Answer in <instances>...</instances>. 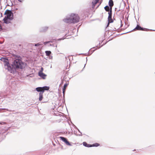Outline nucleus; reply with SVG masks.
Here are the masks:
<instances>
[{
    "label": "nucleus",
    "instance_id": "f257e3e1",
    "mask_svg": "<svg viewBox=\"0 0 155 155\" xmlns=\"http://www.w3.org/2000/svg\"><path fill=\"white\" fill-rule=\"evenodd\" d=\"M79 18L78 15L72 14L68 18L64 19L65 22L67 23H75L79 21Z\"/></svg>",
    "mask_w": 155,
    "mask_h": 155
},
{
    "label": "nucleus",
    "instance_id": "f03ea898",
    "mask_svg": "<svg viewBox=\"0 0 155 155\" xmlns=\"http://www.w3.org/2000/svg\"><path fill=\"white\" fill-rule=\"evenodd\" d=\"M49 89V87L48 86L38 87L36 88V90L38 92H40L39 94V100L41 101L43 99V93L45 91H48Z\"/></svg>",
    "mask_w": 155,
    "mask_h": 155
},
{
    "label": "nucleus",
    "instance_id": "7ed1b4c3",
    "mask_svg": "<svg viewBox=\"0 0 155 155\" xmlns=\"http://www.w3.org/2000/svg\"><path fill=\"white\" fill-rule=\"evenodd\" d=\"M23 63L21 61L18 59H16L14 61L12 64L13 68H23L22 65Z\"/></svg>",
    "mask_w": 155,
    "mask_h": 155
},
{
    "label": "nucleus",
    "instance_id": "20e7f679",
    "mask_svg": "<svg viewBox=\"0 0 155 155\" xmlns=\"http://www.w3.org/2000/svg\"><path fill=\"white\" fill-rule=\"evenodd\" d=\"M5 14L6 15L5 17L12 19L13 17V14L10 10H6Z\"/></svg>",
    "mask_w": 155,
    "mask_h": 155
},
{
    "label": "nucleus",
    "instance_id": "39448f33",
    "mask_svg": "<svg viewBox=\"0 0 155 155\" xmlns=\"http://www.w3.org/2000/svg\"><path fill=\"white\" fill-rule=\"evenodd\" d=\"M43 68H41L40 70L38 72V75L43 79H45L47 76V75L43 73Z\"/></svg>",
    "mask_w": 155,
    "mask_h": 155
},
{
    "label": "nucleus",
    "instance_id": "423d86ee",
    "mask_svg": "<svg viewBox=\"0 0 155 155\" xmlns=\"http://www.w3.org/2000/svg\"><path fill=\"white\" fill-rule=\"evenodd\" d=\"M108 14L109 15L108 18V23H112L113 22V20L112 18V11H110L108 12Z\"/></svg>",
    "mask_w": 155,
    "mask_h": 155
},
{
    "label": "nucleus",
    "instance_id": "0eeeda50",
    "mask_svg": "<svg viewBox=\"0 0 155 155\" xmlns=\"http://www.w3.org/2000/svg\"><path fill=\"white\" fill-rule=\"evenodd\" d=\"M60 138L63 142H64L67 145L71 146V145L68 141L66 138L62 137H60Z\"/></svg>",
    "mask_w": 155,
    "mask_h": 155
},
{
    "label": "nucleus",
    "instance_id": "6e6552de",
    "mask_svg": "<svg viewBox=\"0 0 155 155\" xmlns=\"http://www.w3.org/2000/svg\"><path fill=\"white\" fill-rule=\"evenodd\" d=\"M17 68H6L8 71H9L11 73H12L16 75L17 74L16 71Z\"/></svg>",
    "mask_w": 155,
    "mask_h": 155
},
{
    "label": "nucleus",
    "instance_id": "1a4fd4ad",
    "mask_svg": "<svg viewBox=\"0 0 155 155\" xmlns=\"http://www.w3.org/2000/svg\"><path fill=\"white\" fill-rule=\"evenodd\" d=\"M109 5L110 7V11H112V7L114 5V2L113 0H110L109 2Z\"/></svg>",
    "mask_w": 155,
    "mask_h": 155
},
{
    "label": "nucleus",
    "instance_id": "9d476101",
    "mask_svg": "<svg viewBox=\"0 0 155 155\" xmlns=\"http://www.w3.org/2000/svg\"><path fill=\"white\" fill-rule=\"evenodd\" d=\"M3 63L5 66H7L8 68H11L10 66V64L8 62V59L7 60H5V61Z\"/></svg>",
    "mask_w": 155,
    "mask_h": 155
},
{
    "label": "nucleus",
    "instance_id": "9b49d317",
    "mask_svg": "<svg viewBox=\"0 0 155 155\" xmlns=\"http://www.w3.org/2000/svg\"><path fill=\"white\" fill-rule=\"evenodd\" d=\"M11 20H12V19H10V18H9L6 17H5V18L3 19L4 22L6 24H8L10 22Z\"/></svg>",
    "mask_w": 155,
    "mask_h": 155
},
{
    "label": "nucleus",
    "instance_id": "f8f14e48",
    "mask_svg": "<svg viewBox=\"0 0 155 155\" xmlns=\"http://www.w3.org/2000/svg\"><path fill=\"white\" fill-rule=\"evenodd\" d=\"M135 30H144L143 28H141L140 26L139 25H137L136 27L134 29Z\"/></svg>",
    "mask_w": 155,
    "mask_h": 155
},
{
    "label": "nucleus",
    "instance_id": "ddd939ff",
    "mask_svg": "<svg viewBox=\"0 0 155 155\" xmlns=\"http://www.w3.org/2000/svg\"><path fill=\"white\" fill-rule=\"evenodd\" d=\"M68 83H65L64 84V87H63V93L64 95V94L65 93L66 88L67 87V86L68 85Z\"/></svg>",
    "mask_w": 155,
    "mask_h": 155
},
{
    "label": "nucleus",
    "instance_id": "4468645a",
    "mask_svg": "<svg viewBox=\"0 0 155 155\" xmlns=\"http://www.w3.org/2000/svg\"><path fill=\"white\" fill-rule=\"evenodd\" d=\"M83 145L85 147H91V145L87 144L86 142H84L83 143Z\"/></svg>",
    "mask_w": 155,
    "mask_h": 155
},
{
    "label": "nucleus",
    "instance_id": "2eb2a0df",
    "mask_svg": "<svg viewBox=\"0 0 155 155\" xmlns=\"http://www.w3.org/2000/svg\"><path fill=\"white\" fill-rule=\"evenodd\" d=\"M99 0H95L93 1L92 3L93 4V8L94 7L95 5L97 4Z\"/></svg>",
    "mask_w": 155,
    "mask_h": 155
},
{
    "label": "nucleus",
    "instance_id": "dca6fc26",
    "mask_svg": "<svg viewBox=\"0 0 155 155\" xmlns=\"http://www.w3.org/2000/svg\"><path fill=\"white\" fill-rule=\"evenodd\" d=\"M104 8L106 12H109L110 11V7L109 8L108 6H106Z\"/></svg>",
    "mask_w": 155,
    "mask_h": 155
},
{
    "label": "nucleus",
    "instance_id": "f3484780",
    "mask_svg": "<svg viewBox=\"0 0 155 155\" xmlns=\"http://www.w3.org/2000/svg\"><path fill=\"white\" fill-rule=\"evenodd\" d=\"M99 144L97 143H95L92 145H91L92 147H98L99 146Z\"/></svg>",
    "mask_w": 155,
    "mask_h": 155
},
{
    "label": "nucleus",
    "instance_id": "a211bd4d",
    "mask_svg": "<svg viewBox=\"0 0 155 155\" xmlns=\"http://www.w3.org/2000/svg\"><path fill=\"white\" fill-rule=\"evenodd\" d=\"M45 53L47 56H49L51 53V52L50 51H46Z\"/></svg>",
    "mask_w": 155,
    "mask_h": 155
},
{
    "label": "nucleus",
    "instance_id": "6ab92c4d",
    "mask_svg": "<svg viewBox=\"0 0 155 155\" xmlns=\"http://www.w3.org/2000/svg\"><path fill=\"white\" fill-rule=\"evenodd\" d=\"M7 59H6V58H0V60L1 61H3V62H4L5 61V60H7Z\"/></svg>",
    "mask_w": 155,
    "mask_h": 155
},
{
    "label": "nucleus",
    "instance_id": "aec40b11",
    "mask_svg": "<svg viewBox=\"0 0 155 155\" xmlns=\"http://www.w3.org/2000/svg\"><path fill=\"white\" fill-rule=\"evenodd\" d=\"M41 45V44H40L39 43H38V44H35V46H39L40 45Z\"/></svg>",
    "mask_w": 155,
    "mask_h": 155
},
{
    "label": "nucleus",
    "instance_id": "412c9836",
    "mask_svg": "<svg viewBox=\"0 0 155 155\" xmlns=\"http://www.w3.org/2000/svg\"><path fill=\"white\" fill-rule=\"evenodd\" d=\"M2 110H6L7 111H11V110H8V109H5V108H3V109H2Z\"/></svg>",
    "mask_w": 155,
    "mask_h": 155
},
{
    "label": "nucleus",
    "instance_id": "4be33fe9",
    "mask_svg": "<svg viewBox=\"0 0 155 155\" xmlns=\"http://www.w3.org/2000/svg\"><path fill=\"white\" fill-rule=\"evenodd\" d=\"M2 30V27L1 25L0 24V31Z\"/></svg>",
    "mask_w": 155,
    "mask_h": 155
},
{
    "label": "nucleus",
    "instance_id": "5701e85b",
    "mask_svg": "<svg viewBox=\"0 0 155 155\" xmlns=\"http://www.w3.org/2000/svg\"><path fill=\"white\" fill-rule=\"evenodd\" d=\"M5 122H2V123H0L1 124H5Z\"/></svg>",
    "mask_w": 155,
    "mask_h": 155
},
{
    "label": "nucleus",
    "instance_id": "b1692460",
    "mask_svg": "<svg viewBox=\"0 0 155 155\" xmlns=\"http://www.w3.org/2000/svg\"><path fill=\"white\" fill-rule=\"evenodd\" d=\"M18 1H19L20 2H21V0H18Z\"/></svg>",
    "mask_w": 155,
    "mask_h": 155
},
{
    "label": "nucleus",
    "instance_id": "393cba45",
    "mask_svg": "<svg viewBox=\"0 0 155 155\" xmlns=\"http://www.w3.org/2000/svg\"><path fill=\"white\" fill-rule=\"evenodd\" d=\"M68 71V70H67V71ZM67 71H64V72H67Z\"/></svg>",
    "mask_w": 155,
    "mask_h": 155
},
{
    "label": "nucleus",
    "instance_id": "a878e982",
    "mask_svg": "<svg viewBox=\"0 0 155 155\" xmlns=\"http://www.w3.org/2000/svg\"><path fill=\"white\" fill-rule=\"evenodd\" d=\"M85 64H84V67H85Z\"/></svg>",
    "mask_w": 155,
    "mask_h": 155
},
{
    "label": "nucleus",
    "instance_id": "bb28decb",
    "mask_svg": "<svg viewBox=\"0 0 155 155\" xmlns=\"http://www.w3.org/2000/svg\"><path fill=\"white\" fill-rule=\"evenodd\" d=\"M67 69H68V68H66V70Z\"/></svg>",
    "mask_w": 155,
    "mask_h": 155
}]
</instances>
